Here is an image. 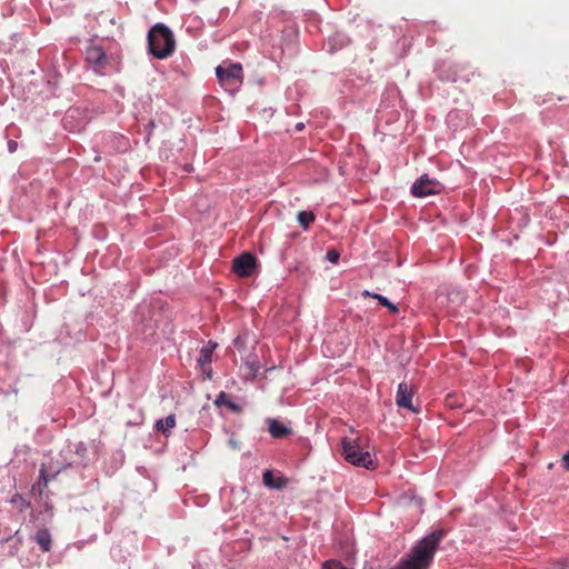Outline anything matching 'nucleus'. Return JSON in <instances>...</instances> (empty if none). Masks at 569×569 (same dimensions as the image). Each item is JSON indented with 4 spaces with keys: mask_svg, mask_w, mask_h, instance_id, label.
Listing matches in <instances>:
<instances>
[{
    "mask_svg": "<svg viewBox=\"0 0 569 569\" xmlns=\"http://www.w3.org/2000/svg\"><path fill=\"white\" fill-rule=\"evenodd\" d=\"M445 536L446 531L438 529L421 538L412 547L410 552L401 558L398 563V569H428Z\"/></svg>",
    "mask_w": 569,
    "mask_h": 569,
    "instance_id": "nucleus-1",
    "label": "nucleus"
},
{
    "mask_svg": "<svg viewBox=\"0 0 569 569\" xmlns=\"http://www.w3.org/2000/svg\"><path fill=\"white\" fill-rule=\"evenodd\" d=\"M176 49L172 31L163 23L154 24L148 32V50L156 59H167Z\"/></svg>",
    "mask_w": 569,
    "mask_h": 569,
    "instance_id": "nucleus-2",
    "label": "nucleus"
},
{
    "mask_svg": "<svg viewBox=\"0 0 569 569\" xmlns=\"http://www.w3.org/2000/svg\"><path fill=\"white\" fill-rule=\"evenodd\" d=\"M342 456L349 463L366 469H375V462L369 451L361 448L359 439L343 438L341 440Z\"/></svg>",
    "mask_w": 569,
    "mask_h": 569,
    "instance_id": "nucleus-3",
    "label": "nucleus"
},
{
    "mask_svg": "<svg viewBox=\"0 0 569 569\" xmlns=\"http://www.w3.org/2000/svg\"><path fill=\"white\" fill-rule=\"evenodd\" d=\"M86 61L97 74H106L107 67L109 64V58L100 46H88L86 50Z\"/></svg>",
    "mask_w": 569,
    "mask_h": 569,
    "instance_id": "nucleus-4",
    "label": "nucleus"
},
{
    "mask_svg": "<svg viewBox=\"0 0 569 569\" xmlns=\"http://www.w3.org/2000/svg\"><path fill=\"white\" fill-rule=\"evenodd\" d=\"M441 190L442 184L437 179L429 177V174L419 177L411 187V193L417 198L437 194Z\"/></svg>",
    "mask_w": 569,
    "mask_h": 569,
    "instance_id": "nucleus-5",
    "label": "nucleus"
},
{
    "mask_svg": "<svg viewBox=\"0 0 569 569\" xmlns=\"http://www.w3.org/2000/svg\"><path fill=\"white\" fill-rule=\"evenodd\" d=\"M216 76L221 83L241 82L242 66L238 62L220 64L216 68Z\"/></svg>",
    "mask_w": 569,
    "mask_h": 569,
    "instance_id": "nucleus-6",
    "label": "nucleus"
},
{
    "mask_svg": "<svg viewBox=\"0 0 569 569\" xmlns=\"http://www.w3.org/2000/svg\"><path fill=\"white\" fill-rule=\"evenodd\" d=\"M71 462L64 461H51L49 463H42L40 468V483L43 487L48 486V482L54 479L63 469L69 467Z\"/></svg>",
    "mask_w": 569,
    "mask_h": 569,
    "instance_id": "nucleus-7",
    "label": "nucleus"
},
{
    "mask_svg": "<svg viewBox=\"0 0 569 569\" xmlns=\"http://www.w3.org/2000/svg\"><path fill=\"white\" fill-rule=\"evenodd\" d=\"M256 267V258L249 252L241 253L233 260L232 270L240 277L251 276Z\"/></svg>",
    "mask_w": 569,
    "mask_h": 569,
    "instance_id": "nucleus-8",
    "label": "nucleus"
},
{
    "mask_svg": "<svg viewBox=\"0 0 569 569\" xmlns=\"http://www.w3.org/2000/svg\"><path fill=\"white\" fill-rule=\"evenodd\" d=\"M412 397L413 390L406 382H400L396 395L397 406L417 412L418 409L412 405Z\"/></svg>",
    "mask_w": 569,
    "mask_h": 569,
    "instance_id": "nucleus-9",
    "label": "nucleus"
},
{
    "mask_svg": "<svg viewBox=\"0 0 569 569\" xmlns=\"http://www.w3.org/2000/svg\"><path fill=\"white\" fill-rule=\"evenodd\" d=\"M268 425L269 433L276 439L283 438L291 433V429L277 419H269Z\"/></svg>",
    "mask_w": 569,
    "mask_h": 569,
    "instance_id": "nucleus-10",
    "label": "nucleus"
},
{
    "mask_svg": "<svg viewBox=\"0 0 569 569\" xmlns=\"http://www.w3.org/2000/svg\"><path fill=\"white\" fill-rule=\"evenodd\" d=\"M176 426V416L169 415L163 419H158L154 423V429L161 432L164 437H168L171 433V430Z\"/></svg>",
    "mask_w": 569,
    "mask_h": 569,
    "instance_id": "nucleus-11",
    "label": "nucleus"
},
{
    "mask_svg": "<svg viewBox=\"0 0 569 569\" xmlns=\"http://www.w3.org/2000/svg\"><path fill=\"white\" fill-rule=\"evenodd\" d=\"M263 485L271 489H282L286 486L283 478H273L271 470H266L262 475Z\"/></svg>",
    "mask_w": 569,
    "mask_h": 569,
    "instance_id": "nucleus-12",
    "label": "nucleus"
},
{
    "mask_svg": "<svg viewBox=\"0 0 569 569\" xmlns=\"http://www.w3.org/2000/svg\"><path fill=\"white\" fill-rule=\"evenodd\" d=\"M37 543L43 552H48L51 549V535L48 529H40L34 537Z\"/></svg>",
    "mask_w": 569,
    "mask_h": 569,
    "instance_id": "nucleus-13",
    "label": "nucleus"
},
{
    "mask_svg": "<svg viewBox=\"0 0 569 569\" xmlns=\"http://www.w3.org/2000/svg\"><path fill=\"white\" fill-rule=\"evenodd\" d=\"M348 43L349 38L342 32H337L328 39V46L330 51L341 49Z\"/></svg>",
    "mask_w": 569,
    "mask_h": 569,
    "instance_id": "nucleus-14",
    "label": "nucleus"
},
{
    "mask_svg": "<svg viewBox=\"0 0 569 569\" xmlns=\"http://www.w3.org/2000/svg\"><path fill=\"white\" fill-rule=\"evenodd\" d=\"M214 405L218 407L226 406L232 412H239L241 410V407L239 405H237L236 402H233L224 391H221L217 396V398L214 400Z\"/></svg>",
    "mask_w": 569,
    "mask_h": 569,
    "instance_id": "nucleus-15",
    "label": "nucleus"
},
{
    "mask_svg": "<svg viewBox=\"0 0 569 569\" xmlns=\"http://www.w3.org/2000/svg\"><path fill=\"white\" fill-rule=\"evenodd\" d=\"M212 353L210 349L201 348L199 352V357L197 359L198 367L201 371H204V367H208L211 363Z\"/></svg>",
    "mask_w": 569,
    "mask_h": 569,
    "instance_id": "nucleus-16",
    "label": "nucleus"
},
{
    "mask_svg": "<svg viewBox=\"0 0 569 569\" xmlns=\"http://www.w3.org/2000/svg\"><path fill=\"white\" fill-rule=\"evenodd\" d=\"M316 219L313 212L311 211H300L297 216V220L301 228L307 230L311 222H313Z\"/></svg>",
    "mask_w": 569,
    "mask_h": 569,
    "instance_id": "nucleus-17",
    "label": "nucleus"
},
{
    "mask_svg": "<svg viewBox=\"0 0 569 569\" xmlns=\"http://www.w3.org/2000/svg\"><path fill=\"white\" fill-rule=\"evenodd\" d=\"M372 298L378 300V302L381 306L388 308L392 313L399 312V308L393 302H391L387 297L379 293V295H372Z\"/></svg>",
    "mask_w": 569,
    "mask_h": 569,
    "instance_id": "nucleus-18",
    "label": "nucleus"
},
{
    "mask_svg": "<svg viewBox=\"0 0 569 569\" xmlns=\"http://www.w3.org/2000/svg\"><path fill=\"white\" fill-rule=\"evenodd\" d=\"M10 502L17 506L20 510L27 509L30 506V502L26 500L21 495L16 493Z\"/></svg>",
    "mask_w": 569,
    "mask_h": 569,
    "instance_id": "nucleus-19",
    "label": "nucleus"
},
{
    "mask_svg": "<svg viewBox=\"0 0 569 569\" xmlns=\"http://www.w3.org/2000/svg\"><path fill=\"white\" fill-rule=\"evenodd\" d=\"M322 569H347L341 562L336 560H328L323 562Z\"/></svg>",
    "mask_w": 569,
    "mask_h": 569,
    "instance_id": "nucleus-20",
    "label": "nucleus"
},
{
    "mask_svg": "<svg viewBox=\"0 0 569 569\" xmlns=\"http://www.w3.org/2000/svg\"><path fill=\"white\" fill-rule=\"evenodd\" d=\"M339 257H340V256H339V252H338V251H336V250H329V251L327 252V259H328L330 262H332V263H337V262H338V260H339Z\"/></svg>",
    "mask_w": 569,
    "mask_h": 569,
    "instance_id": "nucleus-21",
    "label": "nucleus"
},
{
    "mask_svg": "<svg viewBox=\"0 0 569 569\" xmlns=\"http://www.w3.org/2000/svg\"><path fill=\"white\" fill-rule=\"evenodd\" d=\"M74 449H76V452H77L79 456H81V457H82V456L86 453V451H87V446H86V443H83V442H81V441H80V442H78V443H76V445H74Z\"/></svg>",
    "mask_w": 569,
    "mask_h": 569,
    "instance_id": "nucleus-22",
    "label": "nucleus"
},
{
    "mask_svg": "<svg viewBox=\"0 0 569 569\" xmlns=\"http://www.w3.org/2000/svg\"><path fill=\"white\" fill-rule=\"evenodd\" d=\"M17 148H18V143L16 141H13V140L8 141V151L10 153L16 152Z\"/></svg>",
    "mask_w": 569,
    "mask_h": 569,
    "instance_id": "nucleus-23",
    "label": "nucleus"
},
{
    "mask_svg": "<svg viewBox=\"0 0 569 569\" xmlns=\"http://www.w3.org/2000/svg\"><path fill=\"white\" fill-rule=\"evenodd\" d=\"M562 467L569 470V450L562 457Z\"/></svg>",
    "mask_w": 569,
    "mask_h": 569,
    "instance_id": "nucleus-24",
    "label": "nucleus"
},
{
    "mask_svg": "<svg viewBox=\"0 0 569 569\" xmlns=\"http://www.w3.org/2000/svg\"><path fill=\"white\" fill-rule=\"evenodd\" d=\"M202 373L206 376L207 379H211L212 378V370H211V367L210 365L208 367H204V371H202Z\"/></svg>",
    "mask_w": 569,
    "mask_h": 569,
    "instance_id": "nucleus-25",
    "label": "nucleus"
},
{
    "mask_svg": "<svg viewBox=\"0 0 569 569\" xmlns=\"http://www.w3.org/2000/svg\"><path fill=\"white\" fill-rule=\"evenodd\" d=\"M218 343L216 342H212V341H209L206 346H203L202 348H206V349H210V352L212 353L213 350L217 348Z\"/></svg>",
    "mask_w": 569,
    "mask_h": 569,
    "instance_id": "nucleus-26",
    "label": "nucleus"
},
{
    "mask_svg": "<svg viewBox=\"0 0 569 569\" xmlns=\"http://www.w3.org/2000/svg\"><path fill=\"white\" fill-rule=\"evenodd\" d=\"M550 569H562V562L558 561V562L553 563Z\"/></svg>",
    "mask_w": 569,
    "mask_h": 569,
    "instance_id": "nucleus-27",
    "label": "nucleus"
},
{
    "mask_svg": "<svg viewBox=\"0 0 569 569\" xmlns=\"http://www.w3.org/2000/svg\"><path fill=\"white\" fill-rule=\"evenodd\" d=\"M562 562V569H569V559L561 560Z\"/></svg>",
    "mask_w": 569,
    "mask_h": 569,
    "instance_id": "nucleus-28",
    "label": "nucleus"
},
{
    "mask_svg": "<svg viewBox=\"0 0 569 569\" xmlns=\"http://www.w3.org/2000/svg\"><path fill=\"white\" fill-rule=\"evenodd\" d=\"M455 116H456V112H455V111L449 112V114H448V121H449V122H451Z\"/></svg>",
    "mask_w": 569,
    "mask_h": 569,
    "instance_id": "nucleus-29",
    "label": "nucleus"
},
{
    "mask_svg": "<svg viewBox=\"0 0 569 569\" xmlns=\"http://www.w3.org/2000/svg\"><path fill=\"white\" fill-rule=\"evenodd\" d=\"M372 295H373V293H372V292H370L369 290H365V291L362 292V296H365V297H371V298H372Z\"/></svg>",
    "mask_w": 569,
    "mask_h": 569,
    "instance_id": "nucleus-30",
    "label": "nucleus"
},
{
    "mask_svg": "<svg viewBox=\"0 0 569 569\" xmlns=\"http://www.w3.org/2000/svg\"><path fill=\"white\" fill-rule=\"evenodd\" d=\"M77 110H69L68 113H67V118L66 120L69 118V117H73V113H76Z\"/></svg>",
    "mask_w": 569,
    "mask_h": 569,
    "instance_id": "nucleus-31",
    "label": "nucleus"
},
{
    "mask_svg": "<svg viewBox=\"0 0 569 569\" xmlns=\"http://www.w3.org/2000/svg\"><path fill=\"white\" fill-rule=\"evenodd\" d=\"M303 127H305V124L300 122V123H297L296 129H297L298 131H300V130H302V129H303Z\"/></svg>",
    "mask_w": 569,
    "mask_h": 569,
    "instance_id": "nucleus-32",
    "label": "nucleus"
}]
</instances>
